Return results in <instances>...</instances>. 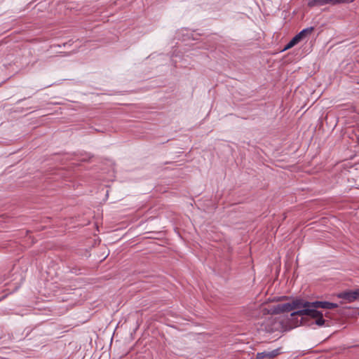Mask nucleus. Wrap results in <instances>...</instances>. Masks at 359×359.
I'll return each instance as SVG.
<instances>
[{
  "mask_svg": "<svg viewBox=\"0 0 359 359\" xmlns=\"http://www.w3.org/2000/svg\"><path fill=\"white\" fill-rule=\"evenodd\" d=\"M294 311L290 314L293 319L295 316H305V313L311 312L309 309H305L304 300L300 298L294 299L290 302L278 304L271 307L269 313L271 314H280L285 312Z\"/></svg>",
  "mask_w": 359,
  "mask_h": 359,
  "instance_id": "f257e3e1",
  "label": "nucleus"
},
{
  "mask_svg": "<svg viewBox=\"0 0 359 359\" xmlns=\"http://www.w3.org/2000/svg\"><path fill=\"white\" fill-rule=\"evenodd\" d=\"M305 309H309L311 312L305 313V316L311 317L316 319L315 323L318 326H323L325 320L323 319L322 312L317 311L318 308L325 309H333L338 307L337 304L325 301H316L310 302L304 300Z\"/></svg>",
  "mask_w": 359,
  "mask_h": 359,
  "instance_id": "f03ea898",
  "label": "nucleus"
},
{
  "mask_svg": "<svg viewBox=\"0 0 359 359\" xmlns=\"http://www.w3.org/2000/svg\"><path fill=\"white\" fill-rule=\"evenodd\" d=\"M355 0H309L308 6L309 7L320 6L326 4L338 5V4H347L353 2Z\"/></svg>",
  "mask_w": 359,
  "mask_h": 359,
  "instance_id": "7ed1b4c3",
  "label": "nucleus"
},
{
  "mask_svg": "<svg viewBox=\"0 0 359 359\" xmlns=\"http://www.w3.org/2000/svg\"><path fill=\"white\" fill-rule=\"evenodd\" d=\"M337 297L346 300L348 303L353 302L356 299H359V287L355 290L340 292L337 294Z\"/></svg>",
  "mask_w": 359,
  "mask_h": 359,
  "instance_id": "20e7f679",
  "label": "nucleus"
},
{
  "mask_svg": "<svg viewBox=\"0 0 359 359\" xmlns=\"http://www.w3.org/2000/svg\"><path fill=\"white\" fill-rule=\"evenodd\" d=\"M280 353L279 349H274L271 351H263L257 353L256 355L257 359H272L276 357Z\"/></svg>",
  "mask_w": 359,
  "mask_h": 359,
  "instance_id": "39448f33",
  "label": "nucleus"
},
{
  "mask_svg": "<svg viewBox=\"0 0 359 359\" xmlns=\"http://www.w3.org/2000/svg\"><path fill=\"white\" fill-rule=\"evenodd\" d=\"M313 30V27H308L302 29L297 34H296L293 39L297 42L299 43L302 40L304 39L309 34H311Z\"/></svg>",
  "mask_w": 359,
  "mask_h": 359,
  "instance_id": "423d86ee",
  "label": "nucleus"
},
{
  "mask_svg": "<svg viewBox=\"0 0 359 359\" xmlns=\"http://www.w3.org/2000/svg\"><path fill=\"white\" fill-rule=\"evenodd\" d=\"M298 43L292 38L290 41L285 46L284 50H287L297 45Z\"/></svg>",
  "mask_w": 359,
  "mask_h": 359,
  "instance_id": "0eeeda50",
  "label": "nucleus"
},
{
  "mask_svg": "<svg viewBox=\"0 0 359 359\" xmlns=\"http://www.w3.org/2000/svg\"><path fill=\"white\" fill-rule=\"evenodd\" d=\"M358 316H359V311H358Z\"/></svg>",
  "mask_w": 359,
  "mask_h": 359,
  "instance_id": "6e6552de",
  "label": "nucleus"
}]
</instances>
